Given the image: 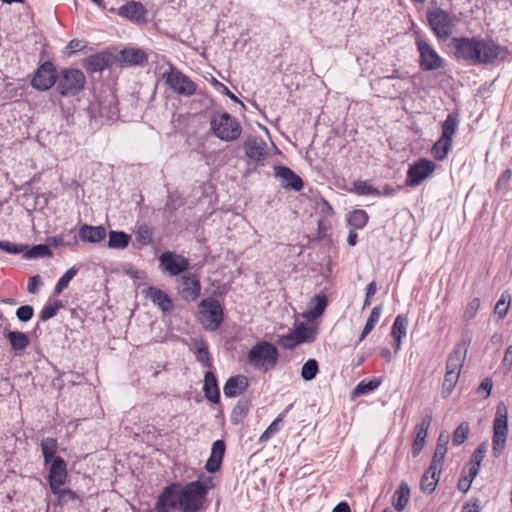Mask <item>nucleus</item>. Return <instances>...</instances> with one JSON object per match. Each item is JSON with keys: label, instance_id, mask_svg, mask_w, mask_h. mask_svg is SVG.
Returning a JSON list of instances; mask_svg holds the SVG:
<instances>
[{"label": "nucleus", "instance_id": "1", "mask_svg": "<svg viewBox=\"0 0 512 512\" xmlns=\"http://www.w3.org/2000/svg\"><path fill=\"white\" fill-rule=\"evenodd\" d=\"M449 47L456 59L472 65L493 63L503 52H506V48L492 39L475 37H454Z\"/></svg>", "mask_w": 512, "mask_h": 512}, {"label": "nucleus", "instance_id": "2", "mask_svg": "<svg viewBox=\"0 0 512 512\" xmlns=\"http://www.w3.org/2000/svg\"><path fill=\"white\" fill-rule=\"evenodd\" d=\"M470 343V338L462 339L447 359L446 374L442 384V395L444 398H447L452 393L458 381Z\"/></svg>", "mask_w": 512, "mask_h": 512}, {"label": "nucleus", "instance_id": "3", "mask_svg": "<svg viewBox=\"0 0 512 512\" xmlns=\"http://www.w3.org/2000/svg\"><path fill=\"white\" fill-rule=\"evenodd\" d=\"M181 510L183 512H199L206 501L208 487L196 480L186 485L180 483Z\"/></svg>", "mask_w": 512, "mask_h": 512}, {"label": "nucleus", "instance_id": "4", "mask_svg": "<svg viewBox=\"0 0 512 512\" xmlns=\"http://www.w3.org/2000/svg\"><path fill=\"white\" fill-rule=\"evenodd\" d=\"M278 357V350L273 344L260 341L250 349L248 362L257 370L268 372L276 366Z\"/></svg>", "mask_w": 512, "mask_h": 512}, {"label": "nucleus", "instance_id": "5", "mask_svg": "<svg viewBox=\"0 0 512 512\" xmlns=\"http://www.w3.org/2000/svg\"><path fill=\"white\" fill-rule=\"evenodd\" d=\"M213 134L222 141L232 142L237 140L242 132L240 123L228 112H222L210 120Z\"/></svg>", "mask_w": 512, "mask_h": 512}, {"label": "nucleus", "instance_id": "6", "mask_svg": "<svg viewBox=\"0 0 512 512\" xmlns=\"http://www.w3.org/2000/svg\"><path fill=\"white\" fill-rule=\"evenodd\" d=\"M427 21L434 35L440 40H447L454 32L455 17L440 7L427 10Z\"/></svg>", "mask_w": 512, "mask_h": 512}, {"label": "nucleus", "instance_id": "7", "mask_svg": "<svg viewBox=\"0 0 512 512\" xmlns=\"http://www.w3.org/2000/svg\"><path fill=\"white\" fill-rule=\"evenodd\" d=\"M86 77L79 69L67 68L58 73L56 90L63 97L78 95L84 88Z\"/></svg>", "mask_w": 512, "mask_h": 512}, {"label": "nucleus", "instance_id": "8", "mask_svg": "<svg viewBox=\"0 0 512 512\" xmlns=\"http://www.w3.org/2000/svg\"><path fill=\"white\" fill-rule=\"evenodd\" d=\"M200 321L208 331H216L223 322L224 313L220 302L213 298H204L199 303Z\"/></svg>", "mask_w": 512, "mask_h": 512}, {"label": "nucleus", "instance_id": "9", "mask_svg": "<svg viewBox=\"0 0 512 512\" xmlns=\"http://www.w3.org/2000/svg\"><path fill=\"white\" fill-rule=\"evenodd\" d=\"M162 78L167 86L179 95L191 97L196 93L197 85L172 64H169V69L162 74Z\"/></svg>", "mask_w": 512, "mask_h": 512}, {"label": "nucleus", "instance_id": "10", "mask_svg": "<svg viewBox=\"0 0 512 512\" xmlns=\"http://www.w3.org/2000/svg\"><path fill=\"white\" fill-rule=\"evenodd\" d=\"M508 414L507 408L501 404L497 406L495 419L493 421L492 450L495 457H498L507 440Z\"/></svg>", "mask_w": 512, "mask_h": 512}, {"label": "nucleus", "instance_id": "11", "mask_svg": "<svg viewBox=\"0 0 512 512\" xmlns=\"http://www.w3.org/2000/svg\"><path fill=\"white\" fill-rule=\"evenodd\" d=\"M415 44L420 55L419 67L423 71H434L443 66V59L436 50L420 35H417Z\"/></svg>", "mask_w": 512, "mask_h": 512}, {"label": "nucleus", "instance_id": "12", "mask_svg": "<svg viewBox=\"0 0 512 512\" xmlns=\"http://www.w3.org/2000/svg\"><path fill=\"white\" fill-rule=\"evenodd\" d=\"M57 70L51 61H45L35 71L31 86L38 91H47L57 83Z\"/></svg>", "mask_w": 512, "mask_h": 512}, {"label": "nucleus", "instance_id": "13", "mask_svg": "<svg viewBox=\"0 0 512 512\" xmlns=\"http://www.w3.org/2000/svg\"><path fill=\"white\" fill-rule=\"evenodd\" d=\"M188 258L171 251L159 256V268L169 276H177L189 268Z\"/></svg>", "mask_w": 512, "mask_h": 512}, {"label": "nucleus", "instance_id": "14", "mask_svg": "<svg viewBox=\"0 0 512 512\" xmlns=\"http://www.w3.org/2000/svg\"><path fill=\"white\" fill-rule=\"evenodd\" d=\"M435 168L436 166L433 161L427 158L419 159L409 167L405 184L410 187L419 185L434 172Z\"/></svg>", "mask_w": 512, "mask_h": 512}, {"label": "nucleus", "instance_id": "15", "mask_svg": "<svg viewBox=\"0 0 512 512\" xmlns=\"http://www.w3.org/2000/svg\"><path fill=\"white\" fill-rule=\"evenodd\" d=\"M50 463L51 465L48 473L49 487L53 494H58L60 492V487H62L66 482L67 464L60 456L55 457Z\"/></svg>", "mask_w": 512, "mask_h": 512}, {"label": "nucleus", "instance_id": "16", "mask_svg": "<svg viewBox=\"0 0 512 512\" xmlns=\"http://www.w3.org/2000/svg\"><path fill=\"white\" fill-rule=\"evenodd\" d=\"M180 483L174 482L163 489L155 503L157 508L169 512L179 507L181 509Z\"/></svg>", "mask_w": 512, "mask_h": 512}, {"label": "nucleus", "instance_id": "17", "mask_svg": "<svg viewBox=\"0 0 512 512\" xmlns=\"http://www.w3.org/2000/svg\"><path fill=\"white\" fill-rule=\"evenodd\" d=\"M114 12L115 9H110ZM117 15L133 23H145L147 10L140 2L129 1L116 10Z\"/></svg>", "mask_w": 512, "mask_h": 512}, {"label": "nucleus", "instance_id": "18", "mask_svg": "<svg viewBox=\"0 0 512 512\" xmlns=\"http://www.w3.org/2000/svg\"><path fill=\"white\" fill-rule=\"evenodd\" d=\"M274 176L280 180V185L284 189L300 191L303 188V181L301 177L286 166H275Z\"/></svg>", "mask_w": 512, "mask_h": 512}, {"label": "nucleus", "instance_id": "19", "mask_svg": "<svg viewBox=\"0 0 512 512\" xmlns=\"http://www.w3.org/2000/svg\"><path fill=\"white\" fill-rule=\"evenodd\" d=\"M114 63V56L112 53L107 51L98 52L88 56L84 62V68L90 72H102L109 68Z\"/></svg>", "mask_w": 512, "mask_h": 512}, {"label": "nucleus", "instance_id": "20", "mask_svg": "<svg viewBox=\"0 0 512 512\" xmlns=\"http://www.w3.org/2000/svg\"><path fill=\"white\" fill-rule=\"evenodd\" d=\"M121 66H144L148 63L147 54L139 48H127L121 50L117 57Z\"/></svg>", "mask_w": 512, "mask_h": 512}, {"label": "nucleus", "instance_id": "21", "mask_svg": "<svg viewBox=\"0 0 512 512\" xmlns=\"http://www.w3.org/2000/svg\"><path fill=\"white\" fill-rule=\"evenodd\" d=\"M183 288L182 298L186 301H195L201 292V283L199 277L194 273L182 275L180 278Z\"/></svg>", "mask_w": 512, "mask_h": 512}, {"label": "nucleus", "instance_id": "22", "mask_svg": "<svg viewBox=\"0 0 512 512\" xmlns=\"http://www.w3.org/2000/svg\"><path fill=\"white\" fill-rule=\"evenodd\" d=\"M142 295L151 300L163 312H170L173 309V302L170 297L161 289L149 286L142 290Z\"/></svg>", "mask_w": 512, "mask_h": 512}, {"label": "nucleus", "instance_id": "23", "mask_svg": "<svg viewBox=\"0 0 512 512\" xmlns=\"http://www.w3.org/2000/svg\"><path fill=\"white\" fill-rule=\"evenodd\" d=\"M245 155L252 161H263L267 156L266 143L259 138H249L244 142Z\"/></svg>", "mask_w": 512, "mask_h": 512}, {"label": "nucleus", "instance_id": "24", "mask_svg": "<svg viewBox=\"0 0 512 512\" xmlns=\"http://www.w3.org/2000/svg\"><path fill=\"white\" fill-rule=\"evenodd\" d=\"M226 450L224 440H216L211 448V454L208 458L205 468L209 473H216L219 471L222 459Z\"/></svg>", "mask_w": 512, "mask_h": 512}, {"label": "nucleus", "instance_id": "25", "mask_svg": "<svg viewBox=\"0 0 512 512\" xmlns=\"http://www.w3.org/2000/svg\"><path fill=\"white\" fill-rule=\"evenodd\" d=\"M78 234L82 242L99 243L105 239L106 229L103 226L83 224L80 226Z\"/></svg>", "mask_w": 512, "mask_h": 512}, {"label": "nucleus", "instance_id": "26", "mask_svg": "<svg viewBox=\"0 0 512 512\" xmlns=\"http://www.w3.org/2000/svg\"><path fill=\"white\" fill-rule=\"evenodd\" d=\"M248 379L244 375L231 376L227 379L223 392L228 398L236 397L248 388Z\"/></svg>", "mask_w": 512, "mask_h": 512}, {"label": "nucleus", "instance_id": "27", "mask_svg": "<svg viewBox=\"0 0 512 512\" xmlns=\"http://www.w3.org/2000/svg\"><path fill=\"white\" fill-rule=\"evenodd\" d=\"M203 392L205 398L213 404H217L220 401V390L218 387V381L215 374L212 371H206L204 375Z\"/></svg>", "mask_w": 512, "mask_h": 512}, {"label": "nucleus", "instance_id": "28", "mask_svg": "<svg viewBox=\"0 0 512 512\" xmlns=\"http://www.w3.org/2000/svg\"><path fill=\"white\" fill-rule=\"evenodd\" d=\"M407 327L408 317L404 314H399L394 320L390 333L394 340L393 347L395 352H398L401 348V340L407 334Z\"/></svg>", "mask_w": 512, "mask_h": 512}, {"label": "nucleus", "instance_id": "29", "mask_svg": "<svg viewBox=\"0 0 512 512\" xmlns=\"http://www.w3.org/2000/svg\"><path fill=\"white\" fill-rule=\"evenodd\" d=\"M440 470H431V466L424 472L420 481V488L423 493L431 494L434 492L440 477Z\"/></svg>", "mask_w": 512, "mask_h": 512}, {"label": "nucleus", "instance_id": "30", "mask_svg": "<svg viewBox=\"0 0 512 512\" xmlns=\"http://www.w3.org/2000/svg\"><path fill=\"white\" fill-rule=\"evenodd\" d=\"M410 499V488L407 482L402 481L393 495V506L400 512L405 509Z\"/></svg>", "mask_w": 512, "mask_h": 512}, {"label": "nucleus", "instance_id": "31", "mask_svg": "<svg viewBox=\"0 0 512 512\" xmlns=\"http://www.w3.org/2000/svg\"><path fill=\"white\" fill-rule=\"evenodd\" d=\"M196 360L206 368L212 367V359L210 356L208 344L205 340H195L193 343Z\"/></svg>", "mask_w": 512, "mask_h": 512}, {"label": "nucleus", "instance_id": "32", "mask_svg": "<svg viewBox=\"0 0 512 512\" xmlns=\"http://www.w3.org/2000/svg\"><path fill=\"white\" fill-rule=\"evenodd\" d=\"M327 298L324 294L315 295L310 302V309L304 314L308 319L320 317L327 307Z\"/></svg>", "mask_w": 512, "mask_h": 512}, {"label": "nucleus", "instance_id": "33", "mask_svg": "<svg viewBox=\"0 0 512 512\" xmlns=\"http://www.w3.org/2000/svg\"><path fill=\"white\" fill-rule=\"evenodd\" d=\"M5 337L15 351H23L29 345V338L24 332L8 331L5 333Z\"/></svg>", "mask_w": 512, "mask_h": 512}, {"label": "nucleus", "instance_id": "34", "mask_svg": "<svg viewBox=\"0 0 512 512\" xmlns=\"http://www.w3.org/2000/svg\"><path fill=\"white\" fill-rule=\"evenodd\" d=\"M433 419V412L431 408H424L421 413V421L415 426V437L427 438L428 430Z\"/></svg>", "mask_w": 512, "mask_h": 512}, {"label": "nucleus", "instance_id": "35", "mask_svg": "<svg viewBox=\"0 0 512 512\" xmlns=\"http://www.w3.org/2000/svg\"><path fill=\"white\" fill-rule=\"evenodd\" d=\"M382 384L381 378H372V379H364L360 381L356 387L352 391V397H358L361 395H366L375 389H377Z\"/></svg>", "mask_w": 512, "mask_h": 512}, {"label": "nucleus", "instance_id": "36", "mask_svg": "<svg viewBox=\"0 0 512 512\" xmlns=\"http://www.w3.org/2000/svg\"><path fill=\"white\" fill-rule=\"evenodd\" d=\"M451 147H452L451 140H447L444 137H440L434 143V145L431 149V154L435 160L442 161L447 157L449 151L451 150Z\"/></svg>", "mask_w": 512, "mask_h": 512}, {"label": "nucleus", "instance_id": "37", "mask_svg": "<svg viewBox=\"0 0 512 512\" xmlns=\"http://www.w3.org/2000/svg\"><path fill=\"white\" fill-rule=\"evenodd\" d=\"M58 442L55 438L47 437L41 441V451L45 464H49L56 457Z\"/></svg>", "mask_w": 512, "mask_h": 512}, {"label": "nucleus", "instance_id": "38", "mask_svg": "<svg viewBox=\"0 0 512 512\" xmlns=\"http://www.w3.org/2000/svg\"><path fill=\"white\" fill-rule=\"evenodd\" d=\"M130 235L123 231H110L108 247L113 249H124L129 245Z\"/></svg>", "mask_w": 512, "mask_h": 512}, {"label": "nucleus", "instance_id": "39", "mask_svg": "<svg viewBox=\"0 0 512 512\" xmlns=\"http://www.w3.org/2000/svg\"><path fill=\"white\" fill-rule=\"evenodd\" d=\"M458 114L457 113H449L445 119V121L442 123V133L441 137L446 138L447 140L453 139V136L456 132V129L458 127Z\"/></svg>", "mask_w": 512, "mask_h": 512}, {"label": "nucleus", "instance_id": "40", "mask_svg": "<svg viewBox=\"0 0 512 512\" xmlns=\"http://www.w3.org/2000/svg\"><path fill=\"white\" fill-rule=\"evenodd\" d=\"M250 407V402L247 399H240L233 408L230 420L233 424L241 423L246 417Z\"/></svg>", "mask_w": 512, "mask_h": 512}, {"label": "nucleus", "instance_id": "41", "mask_svg": "<svg viewBox=\"0 0 512 512\" xmlns=\"http://www.w3.org/2000/svg\"><path fill=\"white\" fill-rule=\"evenodd\" d=\"M486 453V443H481L472 453L470 463V474L471 477H476L481 466V462Z\"/></svg>", "mask_w": 512, "mask_h": 512}, {"label": "nucleus", "instance_id": "42", "mask_svg": "<svg viewBox=\"0 0 512 512\" xmlns=\"http://www.w3.org/2000/svg\"><path fill=\"white\" fill-rule=\"evenodd\" d=\"M135 236L142 246H148L153 242V229L148 224L142 223L137 226Z\"/></svg>", "mask_w": 512, "mask_h": 512}, {"label": "nucleus", "instance_id": "43", "mask_svg": "<svg viewBox=\"0 0 512 512\" xmlns=\"http://www.w3.org/2000/svg\"><path fill=\"white\" fill-rule=\"evenodd\" d=\"M293 332L300 344L313 342L315 339V330L304 323L296 326Z\"/></svg>", "mask_w": 512, "mask_h": 512}, {"label": "nucleus", "instance_id": "44", "mask_svg": "<svg viewBox=\"0 0 512 512\" xmlns=\"http://www.w3.org/2000/svg\"><path fill=\"white\" fill-rule=\"evenodd\" d=\"M52 251L50 248L45 244H38L34 245L32 247L26 248L24 258L26 259H37V258H44V257H51Z\"/></svg>", "mask_w": 512, "mask_h": 512}, {"label": "nucleus", "instance_id": "45", "mask_svg": "<svg viewBox=\"0 0 512 512\" xmlns=\"http://www.w3.org/2000/svg\"><path fill=\"white\" fill-rule=\"evenodd\" d=\"M368 222V214L366 211L357 209L350 213L348 223L355 229H362Z\"/></svg>", "mask_w": 512, "mask_h": 512}, {"label": "nucleus", "instance_id": "46", "mask_svg": "<svg viewBox=\"0 0 512 512\" xmlns=\"http://www.w3.org/2000/svg\"><path fill=\"white\" fill-rule=\"evenodd\" d=\"M63 307V304L60 300L56 301H48L44 307L42 308L39 318L41 321H47L50 318L54 317L57 312Z\"/></svg>", "mask_w": 512, "mask_h": 512}, {"label": "nucleus", "instance_id": "47", "mask_svg": "<svg viewBox=\"0 0 512 512\" xmlns=\"http://www.w3.org/2000/svg\"><path fill=\"white\" fill-rule=\"evenodd\" d=\"M79 268L77 266H73L68 269L58 280L55 285V293L60 294L64 289H66L70 283V281L77 275Z\"/></svg>", "mask_w": 512, "mask_h": 512}, {"label": "nucleus", "instance_id": "48", "mask_svg": "<svg viewBox=\"0 0 512 512\" xmlns=\"http://www.w3.org/2000/svg\"><path fill=\"white\" fill-rule=\"evenodd\" d=\"M470 431V425L468 422H462L453 432L452 444L454 446L462 445L468 437Z\"/></svg>", "mask_w": 512, "mask_h": 512}, {"label": "nucleus", "instance_id": "49", "mask_svg": "<svg viewBox=\"0 0 512 512\" xmlns=\"http://www.w3.org/2000/svg\"><path fill=\"white\" fill-rule=\"evenodd\" d=\"M319 371L318 362L315 359H309L301 368V377L305 381L313 380Z\"/></svg>", "mask_w": 512, "mask_h": 512}, {"label": "nucleus", "instance_id": "50", "mask_svg": "<svg viewBox=\"0 0 512 512\" xmlns=\"http://www.w3.org/2000/svg\"><path fill=\"white\" fill-rule=\"evenodd\" d=\"M448 447L436 446L430 465L431 470H440L442 471L444 459L447 453Z\"/></svg>", "mask_w": 512, "mask_h": 512}, {"label": "nucleus", "instance_id": "51", "mask_svg": "<svg viewBox=\"0 0 512 512\" xmlns=\"http://www.w3.org/2000/svg\"><path fill=\"white\" fill-rule=\"evenodd\" d=\"M511 302V295L508 293H503L496 303L495 313L499 316L500 319H504L508 313L509 306Z\"/></svg>", "mask_w": 512, "mask_h": 512}, {"label": "nucleus", "instance_id": "52", "mask_svg": "<svg viewBox=\"0 0 512 512\" xmlns=\"http://www.w3.org/2000/svg\"><path fill=\"white\" fill-rule=\"evenodd\" d=\"M353 191L358 195H381V192L377 188L372 187L366 181H356Z\"/></svg>", "mask_w": 512, "mask_h": 512}, {"label": "nucleus", "instance_id": "53", "mask_svg": "<svg viewBox=\"0 0 512 512\" xmlns=\"http://www.w3.org/2000/svg\"><path fill=\"white\" fill-rule=\"evenodd\" d=\"M26 248H28V245L15 244V243H12V242H9L6 240H0V249L9 254H13V255L20 254V253L25 254Z\"/></svg>", "mask_w": 512, "mask_h": 512}, {"label": "nucleus", "instance_id": "54", "mask_svg": "<svg viewBox=\"0 0 512 512\" xmlns=\"http://www.w3.org/2000/svg\"><path fill=\"white\" fill-rule=\"evenodd\" d=\"M283 414H280L262 433L260 436V442L268 441L274 434H276L280 429V423L282 422Z\"/></svg>", "mask_w": 512, "mask_h": 512}, {"label": "nucleus", "instance_id": "55", "mask_svg": "<svg viewBox=\"0 0 512 512\" xmlns=\"http://www.w3.org/2000/svg\"><path fill=\"white\" fill-rule=\"evenodd\" d=\"M277 343L285 349H293L300 344L294 332H290L286 335L280 336L277 340Z\"/></svg>", "mask_w": 512, "mask_h": 512}, {"label": "nucleus", "instance_id": "56", "mask_svg": "<svg viewBox=\"0 0 512 512\" xmlns=\"http://www.w3.org/2000/svg\"><path fill=\"white\" fill-rule=\"evenodd\" d=\"M480 308V299L479 298H473L467 305L463 318L466 322H469L471 319L474 318L477 311Z\"/></svg>", "mask_w": 512, "mask_h": 512}, {"label": "nucleus", "instance_id": "57", "mask_svg": "<svg viewBox=\"0 0 512 512\" xmlns=\"http://www.w3.org/2000/svg\"><path fill=\"white\" fill-rule=\"evenodd\" d=\"M381 313H382V306H375L371 310V313H370V315H369V317H368L364 327H366L367 330L368 329L373 330L375 325L379 322Z\"/></svg>", "mask_w": 512, "mask_h": 512}, {"label": "nucleus", "instance_id": "58", "mask_svg": "<svg viewBox=\"0 0 512 512\" xmlns=\"http://www.w3.org/2000/svg\"><path fill=\"white\" fill-rule=\"evenodd\" d=\"M33 314H34V309L30 305L20 306L16 310V316H17L18 320L21 322H28L33 317Z\"/></svg>", "mask_w": 512, "mask_h": 512}, {"label": "nucleus", "instance_id": "59", "mask_svg": "<svg viewBox=\"0 0 512 512\" xmlns=\"http://www.w3.org/2000/svg\"><path fill=\"white\" fill-rule=\"evenodd\" d=\"M493 387L491 379L485 378L477 389V393L482 395L483 398H488Z\"/></svg>", "mask_w": 512, "mask_h": 512}, {"label": "nucleus", "instance_id": "60", "mask_svg": "<svg viewBox=\"0 0 512 512\" xmlns=\"http://www.w3.org/2000/svg\"><path fill=\"white\" fill-rule=\"evenodd\" d=\"M511 177H512V170L511 169H506L498 178L497 182H496V189L497 190H502L504 189L507 184L509 183V181L511 180Z\"/></svg>", "mask_w": 512, "mask_h": 512}, {"label": "nucleus", "instance_id": "61", "mask_svg": "<svg viewBox=\"0 0 512 512\" xmlns=\"http://www.w3.org/2000/svg\"><path fill=\"white\" fill-rule=\"evenodd\" d=\"M426 443V439L423 437H415L412 444V455L413 457H417L420 452L423 450Z\"/></svg>", "mask_w": 512, "mask_h": 512}, {"label": "nucleus", "instance_id": "62", "mask_svg": "<svg viewBox=\"0 0 512 512\" xmlns=\"http://www.w3.org/2000/svg\"><path fill=\"white\" fill-rule=\"evenodd\" d=\"M375 292H376V282L372 281L366 287L363 309H365L371 305L370 298L375 294Z\"/></svg>", "mask_w": 512, "mask_h": 512}, {"label": "nucleus", "instance_id": "63", "mask_svg": "<svg viewBox=\"0 0 512 512\" xmlns=\"http://www.w3.org/2000/svg\"><path fill=\"white\" fill-rule=\"evenodd\" d=\"M474 478L475 477H471L470 473L468 474V476L462 477L458 481V489L461 492L466 493L470 489L472 481H473Z\"/></svg>", "mask_w": 512, "mask_h": 512}, {"label": "nucleus", "instance_id": "64", "mask_svg": "<svg viewBox=\"0 0 512 512\" xmlns=\"http://www.w3.org/2000/svg\"><path fill=\"white\" fill-rule=\"evenodd\" d=\"M41 283V279L39 275H34L29 278L28 284H27V290L31 294H35L38 291V286Z\"/></svg>", "mask_w": 512, "mask_h": 512}]
</instances>
